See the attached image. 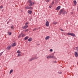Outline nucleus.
<instances>
[{"label": "nucleus", "instance_id": "1", "mask_svg": "<svg viewBox=\"0 0 78 78\" xmlns=\"http://www.w3.org/2000/svg\"><path fill=\"white\" fill-rule=\"evenodd\" d=\"M60 11H61V12H62V14H63V15H64V14H66H66H67V11H66L64 9H61Z\"/></svg>", "mask_w": 78, "mask_h": 78}, {"label": "nucleus", "instance_id": "2", "mask_svg": "<svg viewBox=\"0 0 78 78\" xmlns=\"http://www.w3.org/2000/svg\"><path fill=\"white\" fill-rule=\"evenodd\" d=\"M67 35H69V36L71 35V36H73L74 37H75V34L73 33H69L67 34Z\"/></svg>", "mask_w": 78, "mask_h": 78}, {"label": "nucleus", "instance_id": "3", "mask_svg": "<svg viewBox=\"0 0 78 78\" xmlns=\"http://www.w3.org/2000/svg\"><path fill=\"white\" fill-rule=\"evenodd\" d=\"M28 2L30 3V6H33V4H32V2H31V1L29 0Z\"/></svg>", "mask_w": 78, "mask_h": 78}, {"label": "nucleus", "instance_id": "4", "mask_svg": "<svg viewBox=\"0 0 78 78\" xmlns=\"http://www.w3.org/2000/svg\"><path fill=\"white\" fill-rule=\"evenodd\" d=\"M60 8H61V6H59L56 9V10L57 11H59V10L60 9Z\"/></svg>", "mask_w": 78, "mask_h": 78}, {"label": "nucleus", "instance_id": "5", "mask_svg": "<svg viewBox=\"0 0 78 78\" xmlns=\"http://www.w3.org/2000/svg\"><path fill=\"white\" fill-rule=\"evenodd\" d=\"M46 25L47 27H48L49 26V22H48V21H47L46 22Z\"/></svg>", "mask_w": 78, "mask_h": 78}, {"label": "nucleus", "instance_id": "6", "mask_svg": "<svg viewBox=\"0 0 78 78\" xmlns=\"http://www.w3.org/2000/svg\"><path fill=\"white\" fill-rule=\"evenodd\" d=\"M28 27V26L27 25L24 26L23 27V29L24 30L25 29H26V28H27Z\"/></svg>", "mask_w": 78, "mask_h": 78}, {"label": "nucleus", "instance_id": "7", "mask_svg": "<svg viewBox=\"0 0 78 78\" xmlns=\"http://www.w3.org/2000/svg\"><path fill=\"white\" fill-rule=\"evenodd\" d=\"M16 45V43H15L12 44V47H15Z\"/></svg>", "mask_w": 78, "mask_h": 78}, {"label": "nucleus", "instance_id": "8", "mask_svg": "<svg viewBox=\"0 0 78 78\" xmlns=\"http://www.w3.org/2000/svg\"><path fill=\"white\" fill-rule=\"evenodd\" d=\"M35 59H37V58H32L29 60V61H33V60Z\"/></svg>", "mask_w": 78, "mask_h": 78}, {"label": "nucleus", "instance_id": "9", "mask_svg": "<svg viewBox=\"0 0 78 78\" xmlns=\"http://www.w3.org/2000/svg\"><path fill=\"white\" fill-rule=\"evenodd\" d=\"M75 55L76 57H78V53H77V52L75 51Z\"/></svg>", "mask_w": 78, "mask_h": 78}, {"label": "nucleus", "instance_id": "10", "mask_svg": "<svg viewBox=\"0 0 78 78\" xmlns=\"http://www.w3.org/2000/svg\"><path fill=\"white\" fill-rule=\"evenodd\" d=\"M49 38H50V37L48 36L45 37V39L46 40H48Z\"/></svg>", "mask_w": 78, "mask_h": 78}, {"label": "nucleus", "instance_id": "11", "mask_svg": "<svg viewBox=\"0 0 78 78\" xmlns=\"http://www.w3.org/2000/svg\"><path fill=\"white\" fill-rule=\"evenodd\" d=\"M28 12L30 14H31L32 13V11L31 10H28Z\"/></svg>", "mask_w": 78, "mask_h": 78}, {"label": "nucleus", "instance_id": "12", "mask_svg": "<svg viewBox=\"0 0 78 78\" xmlns=\"http://www.w3.org/2000/svg\"><path fill=\"white\" fill-rule=\"evenodd\" d=\"M32 41V38H30L28 39V41L29 42H31V41Z\"/></svg>", "mask_w": 78, "mask_h": 78}, {"label": "nucleus", "instance_id": "13", "mask_svg": "<svg viewBox=\"0 0 78 78\" xmlns=\"http://www.w3.org/2000/svg\"><path fill=\"white\" fill-rule=\"evenodd\" d=\"M11 46H8V47H7V50H10V49H11Z\"/></svg>", "mask_w": 78, "mask_h": 78}, {"label": "nucleus", "instance_id": "14", "mask_svg": "<svg viewBox=\"0 0 78 78\" xmlns=\"http://www.w3.org/2000/svg\"><path fill=\"white\" fill-rule=\"evenodd\" d=\"M8 34H9V36H11V34H12L11 32L8 31Z\"/></svg>", "mask_w": 78, "mask_h": 78}, {"label": "nucleus", "instance_id": "15", "mask_svg": "<svg viewBox=\"0 0 78 78\" xmlns=\"http://www.w3.org/2000/svg\"><path fill=\"white\" fill-rule=\"evenodd\" d=\"M28 38H29L28 37V36L24 38V40H27V39H28Z\"/></svg>", "mask_w": 78, "mask_h": 78}, {"label": "nucleus", "instance_id": "16", "mask_svg": "<svg viewBox=\"0 0 78 78\" xmlns=\"http://www.w3.org/2000/svg\"><path fill=\"white\" fill-rule=\"evenodd\" d=\"M11 30H14V28L13 26H11Z\"/></svg>", "mask_w": 78, "mask_h": 78}, {"label": "nucleus", "instance_id": "17", "mask_svg": "<svg viewBox=\"0 0 78 78\" xmlns=\"http://www.w3.org/2000/svg\"><path fill=\"white\" fill-rule=\"evenodd\" d=\"M73 3L75 5H76V1H74L73 2Z\"/></svg>", "mask_w": 78, "mask_h": 78}, {"label": "nucleus", "instance_id": "18", "mask_svg": "<svg viewBox=\"0 0 78 78\" xmlns=\"http://www.w3.org/2000/svg\"><path fill=\"white\" fill-rule=\"evenodd\" d=\"M12 72H13V70H12V69H11L9 73L11 74V73Z\"/></svg>", "mask_w": 78, "mask_h": 78}, {"label": "nucleus", "instance_id": "19", "mask_svg": "<svg viewBox=\"0 0 78 78\" xmlns=\"http://www.w3.org/2000/svg\"><path fill=\"white\" fill-rule=\"evenodd\" d=\"M22 35V34H20L18 37V38H19L20 37H21V36Z\"/></svg>", "mask_w": 78, "mask_h": 78}, {"label": "nucleus", "instance_id": "20", "mask_svg": "<svg viewBox=\"0 0 78 78\" xmlns=\"http://www.w3.org/2000/svg\"><path fill=\"white\" fill-rule=\"evenodd\" d=\"M26 9H29V8H30V7L29 6H27L25 7Z\"/></svg>", "mask_w": 78, "mask_h": 78}, {"label": "nucleus", "instance_id": "21", "mask_svg": "<svg viewBox=\"0 0 78 78\" xmlns=\"http://www.w3.org/2000/svg\"><path fill=\"white\" fill-rule=\"evenodd\" d=\"M29 9H30V10H32V9H33V8L31 7H29Z\"/></svg>", "mask_w": 78, "mask_h": 78}, {"label": "nucleus", "instance_id": "22", "mask_svg": "<svg viewBox=\"0 0 78 78\" xmlns=\"http://www.w3.org/2000/svg\"><path fill=\"white\" fill-rule=\"evenodd\" d=\"M17 53H20V51L18 50L17 52Z\"/></svg>", "mask_w": 78, "mask_h": 78}, {"label": "nucleus", "instance_id": "23", "mask_svg": "<svg viewBox=\"0 0 78 78\" xmlns=\"http://www.w3.org/2000/svg\"><path fill=\"white\" fill-rule=\"evenodd\" d=\"M3 52H2L0 53V57L2 55V54H3Z\"/></svg>", "mask_w": 78, "mask_h": 78}, {"label": "nucleus", "instance_id": "24", "mask_svg": "<svg viewBox=\"0 0 78 78\" xmlns=\"http://www.w3.org/2000/svg\"><path fill=\"white\" fill-rule=\"evenodd\" d=\"M59 15H61L62 14V12H61V10L60 11V13H59Z\"/></svg>", "mask_w": 78, "mask_h": 78}, {"label": "nucleus", "instance_id": "25", "mask_svg": "<svg viewBox=\"0 0 78 78\" xmlns=\"http://www.w3.org/2000/svg\"><path fill=\"white\" fill-rule=\"evenodd\" d=\"M53 24H57V23H58L57 22H53Z\"/></svg>", "mask_w": 78, "mask_h": 78}, {"label": "nucleus", "instance_id": "26", "mask_svg": "<svg viewBox=\"0 0 78 78\" xmlns=\"http://www.w3.org/2000/svg\"><path fill=\"white\" fill-rule=\"evenodd\" d=\"M54 4V1H53L51 3V5H53Z\"/></svg>", "mask_w": 78, "mask_h": 78}, {"label": "nucleus", "instance_id": "27", "mask_svg": "<svg viewBox=\"0 0 78 78\" xmlns=\"http://www.w3.org/2000/svg\"><path fill=\"white\" fill-rule=\"evenodd\" d=\"M47 59H49V58H50V56H49L48 57H47Z\"/></svg>", "mask_w": 78, "mask_h": 78}, {"label": "nucleus", "instance_id": "28", "mask_svg": "<svg viewBox=\"0 0 78 78\" xmlns=\"http://www.w3.org/2000/svg\"><path fill=\"white\" fill-rule=\"evenodd\" d=\"M25 36V34H23L22 35V37H24Z\"/></svg>", "mask_w": 78, "mask_h": 78}, {"label": "nucleus", "instance_id": "29", "mask_svg": "<svg viewBox=\"0 0 78 78\" xmlns=\"http://www.w3.org/2000/svg\"><path fill=\"white\" fill-rule=\"evenodd\" d=\"M54 58V57L53 56H50V58Z\"/></svg>", "mask_w": 78, "mask_h": 78}, {"label": "nucleus", "instance_id": "30", "mask_svg": "<svg viewBox=\"0 0 78 78\" xmlns=\"http://www.w3.org/2000/svg\"><path fill=\"white\" fill-rule=\"evenodd\" d=\"M21 55L20 54H18V56H20Z\"/></svg>", "mask_w": 78, "mask_h": 78}, {"label": "nucleus", "instance_id": "31", "mask_svg": "<svg viewBox=\"0 0 78 78\" xmlns=\"http://www.w3.org/2000/svg\"><path fill=\"white\" fill-rule=\"evenodd\" d=\"M49 2H50V0H46V2L47 3H48Z\"/></svg>", "mask_w": 78, "mask_h": 78}, {"label": "nucleus", "instance_id": "32", "mask_svg": "<svg viewBox=\"0 0 78 78\" xmlns=\"http://www.w3.org/2000/svg\"><path fill=\"white\" fill-rule=\"evenodd\" d=\"M37 30V28L34 29H33V31H34L35 30Z\"/></svg>", "mask_w": 78, "mask_h": 78}, {"label": "nucleus", "instance_id": "33", "mask_svg": "<svg viewBox=\"0 0 78 78\" xmlns=\"http://www.w3.org/2000/svg\"><path fill=\"white\" fill-rule=\"evenodd\" d=\"M50 51H51V52L53 51V49H50Z\"/></svg>", "mask_w": 78, "mask_h": 78}, {"label": "nucleus", "instance_id": "34", "mask_svg": "<svg viewBox=\"0 0 78 78\" xmlns=\"http://www.w3.org/2000/svg\"><path fill=\"white\" fill-rule=\"evenodd\" d=\"M76 50H77V51L78 52V47H76Z\"/></svg>", "mask_w": 78, "mask_h": 78}, {"label": "nucleus", "instance_id": "35", "mask_svg": "<svg viewBox=\"0 0 78 78\" xmlns=\"http://www.w3.org/2000/svg\"><path fill=\"white\" fill-rule=\"evenodd\" d=\"M28 31V29L25 30V32H27V31Z\"/></svg>", "mask_w": 78, "mask_h": 78}, {"label": "nucleus", "instance_id": "36", "mask_svg": "<svg viewBox=\"0 0 78 78\" xmlns=\"http://www.w3.org/2000/svg\"><path fill=\"white\" fill-rule=\"evenodd\" d=\"M0 8H1V9H2V8H3V6H1Z\"/></svg>", "mask_w": 78, "mask_h": 78}, {"label": "nucleus", "instance_id": "37", "mask_svg": "<svg viewBox=\"0 0 78 78\" xmlns=\"http://www.w3.org/2000/svg\"><path fill=\"white\" fill-rule=\"evenodd\" d=\"M58 73L61 74V73H62V72H58Z\"/></svg>", "mask_w": 78, "mask_h": 78}, {"label": "nucleus", "instance_id": "38", "mask_svg": "<svg viewBox=\"0 0 78 78\" xmlns=\"http://www.w3.org/2000/svg\"><path fill=\"white\" fill-rule=\"evenodd\" d=\"M49 8H51V5H49Z\"/></svg>", "mask_w": 78, "mask_h": 78}, {"label": "nucleus", "instance_id": "39", "mask_svg": "<svg viewBox=\"0 0 78 78\" xmlns=\"http://www.w3.org/2000/svg\"><path fill=\"white\" fill-rule=\"evenodd\" d=\"M28 23H25V25H28Z\"/></svg>", "mask_w": 78, "mask_h": 78}, {"label": "nucleus", "instance_id": "40", "mask_svg": "<svg viewBox=\"0 0 78 78\" xmlns=\"http://www.w3.org/2000/svg\"><path fill=\"white\" fill-rule=\"evenodd\" d=\"M33 5H34V2H33Z\"/></svg>", "mask_w": 78, "mask_h": 78}, {"label": "nucleus", "instance_id": "41", "mask_svg": "<svg viewBox=\"0 0 78 78\" xmlns=\"http://www.w3.org/2000/svg\"><path fill=\"white\" fill-rule=\"evenodd\" d=\"M61 30L62 31H64V30H63L62 29H61Z\"/></svg>", "mask_w": 78, "mask_h": 78}, {"label": "nucleus", "instance_id": "42", "mask_svg": "<svg viewBox=\"0 0 78 78\" xmlns=\"http://www.w3.org/2000/svg\"><path fill=\"white\" fill-rule=\"evenodd\" d=\"M54 62H55V63H56V61Z\"/></svg>", "mask_w": 78, "mask_h": 78}, {"label": "nucleus", "instance_id": "43", "mask_svg": "<svg viewBox=\"0 0 78 78\" xmlns=\"http://www.w3.org/2000/svg\"><path fill=\"white\" fill-rule=\"evenodd\" d=\"M38 45H39V44H38Z\"/></svg>", "mask_w": 78, "mask_h": 78}]
</instances>
